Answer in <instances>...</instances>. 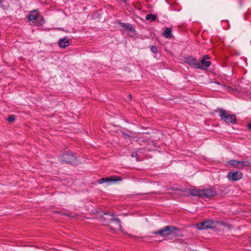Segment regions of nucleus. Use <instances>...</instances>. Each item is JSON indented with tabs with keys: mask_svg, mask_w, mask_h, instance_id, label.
<instances>
[{
	"mask_svg": "<svg viewBox=\"0 0 251 251\" xmlns=\"http://www.w3.org/2000/svg\"><path fill=\"white\" fill-rule=\"evenodd\" d=\"M124 135L126 136H128V135L127 134H124Z\"/></svg>",
	"mask_w": 251,
	"mask_h": 251,
	"instance_id": "nucleus-24",
	"label": "nucleus"
},
{
	"mask_svg": "<svg viewBox=\"0 0 251 251\" xmlns=\"http://www.w3.org/2000/svg\"><path fill=\"white\" fill-rule=\"evenodd\" d=\"M62 161L64 162L75 164L76 163V158L73 154L67 153L63 155Z\"/></svg>",
	"mask_w": 251,
	"mask_h": 251,
	"instance_id": "nucleus-8",
	"label": "nucleus"
},
{
	"mask_svg": "<svg viewBox=\"0 0 251 251\" xmlns=\"http://www.w3.org/2000/svg\"><path fill=\"white\" fill-rule=\"evenodd\" d=\"M251 165V162L249 161H239L237 169H243L244 167H249Z\"/></svg>",
	"mask_w": 251,
	"mask_h": 251,
	"instance_id": "nucleus-14",
	"label": "nucleus"
},
{
	"mask_svg": "<svg viewBox=\"0 0 251 251\" xmlns=\"http://www.w3.org/2000/svg\"><path fill=\"white\" fill-rule=\"evenodd\" d=\"M16 116L14 115H10L8 116L7 120L9 122H13L15 121Z\"/></svg>",
	"mask_w": 251,
	"mask_h": 251,
	"instance_id": "nucleus-19",
	"label": "nucleus"
},
{
	"mask_svg": "<svg viewBox=\"0 0 251 251\" xmlns=\"http://www.w3.org/2000/svg\"><path fill=\"white\" fill-rule=\"evenodd\" d=\"M209 59V56L207 55L203 56L202 59L201 61V65H204L205 67H209L211 65L210 61H206V59Z\"/></svg>",
	"mask_w": 251,
	"mask_h": 251,
	"instance_id": "nucleus-15",
	"label": "nucleus"
},
{
	"mask_svg": "<svg viewBox=\"0 0 251 251\" xmlns=\"http://www.w3.org/2000/svg\"><path fill=\"white\" fill-rule=\"evenodd\" d=\"M151 50L153 53H155L157 51V48L155 46H151Z\"/></svg>",
	"mask_w": 251,
	"mask_h": 251,
	"instance_id": "nucleus-20",
	"label": "nucleus"
},
{
	"mask_svg": "<svg viewBox=\"0 0 251 251\" xmlns=\"http://www.w3.org/2000/svg\"><path fill=\"white\" fill-rule=\"evenodd\" d=\"M27 18L37 26L41 25L44 23L43 16L39 14L38 11L37 10H34L30 12L27 15Z\"/></svg>",
	"mask_w": 251,
	"mask_h": 251,
	"instance_id": "nucleus-2",
	"label": "nucleus"
},
{
	"mask_svg": "<svg viewBox=\"0 0 251 251\" xmlns=\"http://www.w3.org/2000/svg\"><path fill=\"white\" fill-rule=\"evenodd\" d=\"M179 230L173 226H166L162 229L154 232V234H159L163 237H167L169 235H178Z\"/></svg>",
	"mask_w": 251,
	"mask_h": 251,
	"instance_id": "nucleus-1",
	"label": "nucleus"
},
{
	"mask_svg": "<svg viewBox=\"0 0 251 251\" xmlns=\"http://www.w3.org/2000/svg\"><path fill=\"white\" fill-rule=\"evenodd\" d=\"M111 227L114 230H120L121 231H122V226L121 224L120 221L118 219H115L112 220L111 222Z\"/></svg>",
	"mask_w": 251,
	"mask_h": 251,
	"instance_id": "nucleus-11",
	"label": "nucleus"
},
{
	"mask_svg": "<svg viewBox=\"0 0 251 251\" xmlns=\"http://www.w3.org/2000/svg\"><path fill=\"white\" fill-rule=\"evenodd\" d=\"M248 127L250 129H251V123L248 125Z\"/></svg>",
	"mask_w": 251,
	"mask_h": 251,
	"instance_id": "nucleus-22",
	"label": "nucleus"
},
{
	"mask_svg": "<svg viewBox=\"0 0 251 251\" xmlns=\"http://www.w3.org/2000/svg\"><path fill=\"white\" fill-rule=\"evenodd\" d=\"M58 44L60 47L65 48L70 45V41L66 38L61 39L59 40Z\"/></svg>",
	"mask_w": 251,
	"mask_h": 251,
	"instance_id": "nucleus-13",
	"label": "nucleus"
},
{
	"mask_svg": "<svg viewBox=\"0 0 251 251\" xmlns=\"http://www.w3.org/2000/svg\"><path fill=\"white\" fill-rule=\"evenodd\" d=\"M228 164L233 167L237 168L238 164H239V161L231 160L228 162Z\"/></svg>",
	"mask_w": 251,
	"mask_h": 251,
	"instance_id": "nucleus-18",
	"label": "nucleus"
},
{
	"mask_svg": "<svg viewBox=\"0 0 251 251\" xmlns=\"http://www.w3.org/2000/svg\"><path fill=\"white\" fill-rule=\"evenodd\" d=\"M219 113L221 118L224 120L226 123L231 124L235 123L236 117L235 115L227 113L223 109H221Z\"/></svg>",
	"mask_w": 251,
	"mask_h": 251,
	"instance_id": "nucleus-3",
	"label": "nucleus"
},
{
	"mask_svg": "<svg viewBox=\"0 0 251 251\" xmlns=\"http://www.w3.org/2000/svg\"><path fill=\"white\" fill-rule=\"evenodd\" d=\"M157 17L155 15L149 14L146 16V19L147 20H151V21H154Z\"/></svg>",
	"mask_w": 251,
	"mask_h": 251,
	"instance_id": "nucleus-17",
	"label": "nucleus"
},
{
	"mask_svg": "<svg viewBox=\"0 0 251 251\" xmlns=\"http://www.w3.org/2000/svg\"><path fill=\"white\" fill-rule=\"evenodd\" d=\"M185 195H191L194 196H198L201 198L202 189H186L184 191Z\"/></svg>",
	"mask_w": 251,
	"mask_h": 251,
	"instance_id": "nucleus-9",
	"label": "nucleus"
},
{
	"mask_svg": "<svg viewBox=\"0 0 251 251\" xmlns=\"http://www.w3.org/2000/svg\"><path fill=\"white\" fill-rule=\"evenodd\" d=\"M185 62L194 68L197 69H203V66L201 64V63L197 61L195 58L192 57H189L185 58Z\"/></svg>",
	"mask_w": 251,
	"mask_h": 251,
	"instance_id": "nucleus-7",
	"label": "nucleus"
},
{
	"mask_svg": "<svg viewBox=\"0 0 251 251\" xmlns=\"http://www.w3.org/2000/svg\"><path fill=\"white\" fill-rule=\"evenodd\" d=\"M243 174L239 171L230 172L227 175V178L229 180L237 181L241 179Z\"/></svg>",
	"mask_w": 251,
	"mask_h": 251,
	"instance_id": "nucleus-6",
	"label": "nucleus"
},
{
	"mask_svg": "<svg viewBox=\"0 0 251 251\" xmlns=\"http://www.w3.org/2000/svg\"><path fill=\"white\" fill-rule=\"evenodd\" d=\"M137 153L136 152H134L131 154L132 157H136V160L138 161V159L137 158Z\"/></svg>",
	"mask_w": 251,
	"mask_h": 251,
	"instance_id": "nucleus-21",
	"label": "nucleus"
},
{
	"mask_svg": "<svg viewBox=\"0 0 251 251\" xmlns=\"http://www.w3.org/2000/svg\"><path fill=\"white\" fill-rule=\"evenodd\" d=\"M128 97H129V99H130V100H131V98H132V96H131V95H129L128 96Z\"/></svg>",
	"mask_w": 251,
	"mask_h": 251,
	"instance_id": "nucleus-23",
	"label": "nucleus"
},
{
	"mask_svg": "<svg viewBox=\"0 0 251 251\" xmlns=\"http://www.w3.org/2000/svg\"><path fill=\"white\" fill-rule=\"evenodd\" d=\"M171 32L172 30L170 28H166L165 32L163 33V35L166 38L170 39L172 36Z\"/></svg>",
	"mask_w": 251,
	"mask_h": 251,
	"instance_id": "nucleus-16",
	"label": "nucleus"
},
{
	"mask_svg": "<svg viewBox=\"0 0 251 251\" xmlns=\"http://www.w3.org/2000/svg\"><path fill=\"white\" fill-rule=\"evenodd\" d=\"M197 226L200 230L214 228L215 227V223L212 221L208 220L198 224Z\"/></svg>",
	"mask_w": 251,
	"mask_h": 251,
	"instance_id": "nucleus-5",
	"label": "nucleus"
},
{
	"mask_svg": "<svg viewBox=\"0 0 251 251\" xmlns=\"http://www.w3.org/2000/svg\"><path fill=\"white\" fill-rule=\"evenodd\" d=\"M122 180V178L120 176H112L109 177H103L100 178L98 182L100 184H102L106 182L109 181H118Z\"/></svg>",
	"mask_w": 251,
	"mask_h": 251,
	"instance_id": "nucleus-10",
	"label": "nucleus"
},
{
	"mask_svg": "<svg viewBox=\"0 0 251 251\" xmlns=\"http://www.w3.org/2000/svg\"><path fill=\"white\" fill-rule=\"evenodd\" d=\"M125 2L127 0H123Z\"/></svg>",
	"mask_w": 251,
	"mask_h": 251,
	"instance_id": "nucleus-25",
	"label": "nucleus"
},
{
	"mask_svg": "<svg viewBox=\"0 0 251 251\" xmlns=\"http://www.w3.org/2000/svg\"><path fill=\"white\" fill-rule=\"evenodd\" d=\"M217 194L216 191L212 188L202 189L201 198H211Z\"/></svg>",
	"mask_w": 251,
	"mask_h": 251,
	"instance_id": "nucleus-4",
	"label": "nucleus"
},
{
	"mask_svg": "<svg viewBox=\"0 0 251 251\" xmlns=\"http://www.w3.org/2000/svg\"><path fill=\"white\" fill-rule=\"evenodd\" d=\"M119 25L126 30H128L132 33H134L135 30L132 25L128 23H119Z\"/></svg>",
	"mask_w": 251,
	"mask_h": 251,
	"instance_id": "nucleus-12",
	"label": "nucleus"
}]
</instances>
